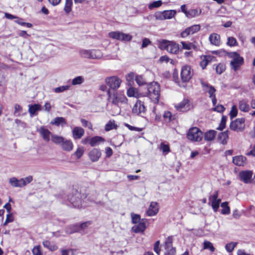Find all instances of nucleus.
Masks as SVG:
<instances>
[{"label": "nucleus", "mask_w": 255, "mask_h": 255, "mask_svg": "<svg viewBox=\"0 0 255 255\" xmlns=\"http://www.w3.org/2000/svg\"><path fill=\"white\" fill-rule=\"evenodd\" d=\"M245 118H238L231 122L230 125V128L231 130L237 132L243 131L245 128Z\"/></svg>", "instance_id": "nucleus-9"}, {"label": "nucleus", "mask_w": 255, "mask_h": 255, "mask_svg": "<svg viewBox=\"0 0 255 255\" xmlns=\"http://www.w3.org/2000/svg\"><path fill=\"white\" fill-rule=\"evenodd\" d=\"M229 56L232 59L230 62L231 67L235 71L238 70L244 63V58L237 52H231Z\"/></svg>", "instance_id": "nucleus-5"}, {"label": "nucleus", "mask_w": 255, "mask_h": 255, "mask_svg": "<svg viewBox=\"0 0 255 255\" xmlns=\"http://www.w3.org/2000/svg\"><path fill=\"white\" fill-rule=\"evenodd\" d=\"M79 53L83 58L91 59V50L82 49L80 50Z\"/></svg>", "instance_id": "nucleus-46"}, {"label": "nucleus", "mask_w": 255, "mask_h": 255, "mask_svg": "<svg viewBox=\"0 0 255 255\" xmlns=\"http://www.w3.org/2000/svg\"><path fill=\"white\" fill-rule=\"evenodd\" d=\"M201 26L199 24L193 25L184 30L180 34L181 37L186 38L189 35H193L198 32Z\"/></svg>", "instance_id": "nucleus-14"}, {"label": "nucleus", "mask_w": 255, "mask_h": 255, "mask_svg": "<svg viewBox=\"0 0 255 255\" xmlns=\"http://www.w3.org/2000/svg\"><path fill=\"white\" fill-rule=\"evenodd\" d=\"M115 127L114 121H110L105 125V130L106 131H109L113 129Z\"/></svg>", "instance_id": "nucleus-59"}, {"label": "nucleus", "mask_w": 255, "mask_h": 255, "mask_svg": "<svg viewBox=\"0 0 255 255\" xmlns=\"http://www.w3.org/2000/svg\"><path fill=\"white\" fill-rule=\"evenodd\" d=\"M101 152L98 148H93L89 153V157L92 162L97 161L101 156Z\"/></svg>", "instance_id": "nucleus-23"}, {"label": "nucleus", "mask_w": 255, "mask_h": 255, "mask_svg": "<svg viewBox=\"0 0 255 255\" xmlns=\"http://www.w3.org/2000/svg\"><path fill=\"white\" fill-rule=\"evenodd\" d=\"M145 111L146 109L143 103L139 100L136 101L132 109L133 114L142 117L144 115Z\"/></svg>", "instance_id": "nucleus-15"}, {"label": "nucleus", "mask_w": 255, "mask_h": 255, "mask_svg": "<svg viewBox=\"0 0 255 255\" xmlns=\"http://www.w3.org/2000/svg\"><path fill=\"white\" fill-rule=\"evenodd\" d=\"M180 75L183 82H189L193 76V71L190 66L188 65L183 66Z\"/></svg>", "instance_id": "nucleus-12"}, {"label": "nucleus", "mask_w": 255, "mask_h": 255, "mask_svg": "<svg viewBox=\"0 0 255 255\" xmlns=\"http://www.w3.org/2000/svg\"><path fill=\"white\" fill-rule=\"evenodd\" d=\"M187 138L192 142H200L203 138V132L197 127L191 128L187 132Z\"/></svg>", "instance_id": "nucleus-4"}, {"label": "nucleus", "mask_w": 255, "mask_h": 255, "mask_svg": "<svg viewBox=\"0 0 255 255\" xmlns=\"http://www.w3.org/2000/svg\"><path fill=\"white\" fill-rule=\"evenodd\" d=\"M209 40L211 44L219 46L221 44L220 35L216 33H213L209 35Z\"/></svg>", "instance_id": "nucleus-21"}, {"label": "nucleus", "mask_w": 255, "mask_h": 255, "mask_svg": "<svg viewBox=\"0 0 255 255\" xmlns=\"http://www.w3.org/2000/svg\"><path fill=\"white\" fill-rule=\"evenodd\" d=\"M104 140L102 137L96 136L91 138L89 143L92 146H95L99 145L100 142L104 141Z\"/></svg>", "instance_id": "nucleus-37"}, {"label": "nucleus", "mask_w": 255, "mask_h": 255, "mask_svg": "<svg viewBox=\"0 0 255 255\" xmlns=\"http://www.w3.org/2000/svg\"><path fill=\"white\" fill-rule=\"evenodd\" d=\"M229 131L226 130L224 132H222L219 133L218 140L222 144L226 145L228 142V139L229 138Z\"/></svg>", "instance_id": "nucleus-29"}, {"label": "nucleus", "mask_w": 255, "mask_h": 255, "mask_svg": "<svg viewBox=\"0 0 255 255\" xmlns=\"http://www.w3.org/2000/svg\"><path fill=\"white\" fill-rule=\"evenodd\" d=\"M64 138L56 135H51V140L56 144H60L63 141Z\"/></svg>", "instance_id": "nucleus-47"}, {"label": "nucleus", "mask_w": 255, "mask_h": 255, "mask_svg": "<svg viewBox=\"0 0 255 255\" xmlns=\"http://www.w3.org/2000/svg\"><path fill=\"white\" fill-rule=\"evenodd\" d=\"M201 60L200 65L202 69H204L212 61H215L216 58L215 56L208 55L201 56Z\"/></svg>", "instance_id": "nucleus-18"}, {"label": "nucleus", "mask_w": 255, "mask_h": 255, "mask_svg": "<svg viewBox=\"0 0 255 255\" xmlns=\"http://www.w3.org/2000/svg\"><path fill=\"white\" fill-rule=\"evenodd\" d=\"M135 82L138 86H142L146 83V80L142 75H137L135 76Z\"/></svg>", "instance_id": "nucleus-42"}, {"label": "nucleus", "mask_w": 255, "mask_h": 255, "mask_svg": "<svg viewBox=\"0 0 255 255\" xmlns=\"http://www.w3.org/2000/svg\"><path fill=\"white\" fill-rule=\"evenodd\" d=\"M238 113V111L237 109V107L236 105H233L232 108L230 113V116L231 119H233L237 116Z\"/></svg>", "instance_id": "nucleus-51"}, {"label": "nucleus", "mask_w": 255, "mask_h": 255, "mask_svg": "<svg viewBox=\"0 0 255 255\" xmlns=\"http://www.w3.org/2000/svg\"><path fill=\"white\" fill-rule=\"evenodd\" d=\"M159 47L162 50H165L168 53L176 54L179 50L178 43L173 41L162 40L159 41Z\"/></svg>", "instance_id": "nucleus-2"}, {"label": "nucleus", "mask_w": 255, "mask_h": 255, "mask_svg": "<svg viewBox=\"0 0 255 255\" xmlns=\"http://www.w3.org/2000/svg\"><path fill=\"white\" fill-rule=\"evenodd\" d=\"M226 66L224 64L219 63L216 67V73L218 74H221L225 70Z\"/></svg>", "instance_id": "nucleus-53"}, {"label": "nucleus", "mask_w": 255, "mask_h": 255, "mask_svg": "<svg viewBox=\"0 0 255 255\" xmlns=\"http://www.w3.org/2000/svg\"><path fill=\"white\" fill-rule=\"evenodd\" d=\"M175 108L179 111L186 112L192 108V105L189 100L184 99L182 102L176 105Z\"/></svg>", "instance_id": "nucleus-17"}, {"label": "nucleus", "mask_w": 255, "mask_h": 255, "mask_svg": "<svg viewBox=\"0 0 255 255\" xmlns=\"http://www.w3.org/2000/svg\"><path fill=\"white\" fill-rule=\"evenodd\" d=\"M181 44L182 46V48L186 50H191L192 49H195L196 48V46L192 43L188 42H181Z\"/></svg>", "instance_id": "nucleus-41"}, {"label": "nucleus", "mask_w": 255, "mask_h": 255, "mask_svg": "<svg viewBox=\"0 0 255 255\" xmlns=\"http://www.w3.org/2000/svg\"><path fill=\"white\" fill-rule=\"evenodd\" d=\"M127 94L129 97H135L138 98L139 97L140 94L138 92V90L136 88L133 87L129 88L127 92Z\"/></svg>", "instance_id": "nucleus-31"}, {"label": "nucleus", "mask_w": 255, "mask_h": 255, "mask_svg": "<svg viewBox=\"0 0 255 255\" xmlns=\"http://www.w3.org/2000/svg\"><path fill=\"white\" fill-rule=\"evenodd\" d=\"M69 86L68 85L62 86L59 87L55 88L54 89V91L57 93H61L69 89Z\"/></svg>", "instance_id": "nucleus-58"}, {"label": "nucleus", "mask_w": 255, "mask_h": 255, "mask_svg": "<svg viewBox=\"0 0 255 255\" xmlns=\"http://www.w3.org/2000/svg\"><path fill=\"white\" fill-rule=\"evenodd\" d=\"M73 6V0H64L63 10L66 15H69L72 12Z\"/></svg>", "instance_id": "nucleus-27"}, {"label": "nucleus", "mask_w": 255, "mask_h": 255, "mask_svg": "<svg viewBox=\"0 0 255 255\" xmlns=\"http://www.w3.org/2000/svg\"><path fill=\"white\" fill-rule=\"evenodd\" d=\"M131 220L133 224H137L141 221L140 217L138 214L131 213Z\"/></svg>", "instance_id": "nucleus-57"}, {"label": "nucleus", "mask_w": 255, "mask_h": 255, "mask_svg": "<svg viewBox=\"0 0 255 255\" xmlns=\"http://www.w3.org/2000/svg\"><path fill=\"white\" fill-rule=\"evenodd\" d=\"M28 107V112L31 117H33L36 114V112L41 110V106L39 104L29 105Z\"/></svg>", "instance_id": "nucleus-33"}, {"label": "nucleus", "mask_w": 255, "mask_h": 255, "mask_svg": "<svg viewBox=\"0 0 255 255\" xmlns=\"http://www.w3.org/2000/svg\"><path fill=\"white\" fill-rule=\"evenodd\" d=\"M160 88L159 84L155 82L147 85V97L154 103H158L160 96Z\"/></svg>", "instance_id": "nucleus-1"}, {"label": "nucleus", "mask_w": 255, "mask_h": 255, "mask_svg": "<svg viewBox=\"0 0 255 255\" xmlns=\"http://www.w3.org/2000/svg\"><path fill=\"white\" fill-rule=\"evenodd\" d=\"M109 100L114 105H119V104H127L128 99L123 92H116L113 94H111L108 92Z\"/></svg>", "instance_id": "nucleus-6"}, {"label": "nucleus", "mask_w": 255, "mask_h": 255, "mask_svg": "<svg viewBox=\"0 0 255 255\" xmlns=\"http://www.w3.org/2000/svg\"><path fill=\"white\" fill-rule=\"evenodd\" d=\"M253 174V172L249 170L241 171L239 173L240 179L246 184L251 183Z\"/></svg>", "instance_id": "nucleus-19"}, {"label": "nucleus", "mask_w": 255, "mask_h": 255, "mask_svg": "<svg viewBox=\"0 0 255 255\" xmlns=\"http://www.w3.org/2000/svg\"><path fill=\"white\" fill-rule=\"evenodd\" d=\"M146 226L145 221L142 219L141 221L137 223L136 225L132 227V230L135 233H143L145 229Z\"/></svg>", "instance_id": "nucleus-25"}, {"label": "nucleus", "mask_w": 255, "mask_h": 255, "mask_svg": "<svg viewBox=\"0 0 255 255\" xmlns=\"http://www.w3.org/2000/svg\"><path fill=\"white\" fill-rule=\"evenodd\" d=\"M64 122V119L62 117H58L54 119V121L51 122L52 124L57 126L59 125L60 124Z\"/></svg>", "instance_id": "nucleus-63"}, {"label": "nucleus", "mask_w": 255, "mask_h": 255, "mask_svg": "<svg viewBox=\"0 0 255 255\" xmlns=\"http://www.w3.org/2000/svg\"><path fill=\"white\" fill-rule=\"evenodd\" d=\"M9 182L11 186L14 187H22L21 179L18 180L15 177H12L9 179Z\"/></svg>", "instance_id": "nucleus-38"}, {"label": "nucleus", "mask_w": 255, "mask_h": 255, "mask_svg": "<svg viewBox=\"0 0 255 255\" xmlns=\"http://www.w3.org/2000/svg\"><path fill=\"white\" fill-rule=\"evenodd\" d=\"M217 131L214 130H210L204 134V139L206 141H212L214 139Z\"/></svg>", "instance_id": "nucleus-32"}, {"label": "nucleus", "mask_w": 255, "mask_h": 255, "mask_svg": "<svg viewBox=\"0 0 255 255\" xmlns=\"http://www.w3.org/2000/svg\"><path fill=\"white\" fill-rule=\"evenodd\" d=\"M65 231L67 234H71L75 232H80V227L78 224H74L66 228Z\"/></svg>", "instance_id": "nucleus-36"}, {"label": "nucleus", "mask_w": 255, "mask_h": 255, "mask_svg": "<svg viewBox=\"0 0 255 255\" xmlns=\"http://www.w3.org/2000/svg\"><path fill=\"white\" fill-rule=\"evenodd\" d=\"M158 211L159 207L157 203L156 202H151L146 211V215L149 217L153 216L157 214Z\"/></svg>", "instance_id": "nucleus-20"}, {"label": "nucleus", "mask_w": 255, "mask_h": 255, "mask_svg": "<svg viewBox=\"0 0 255 255\" xmlns=\"http://www.w3.org/2000/svg\"><path fill=\"white\" fill-rule=\"evenodd\" d=\"M32 252L33 255H42V253L41 251V247L40 246L34 247L32 250Z\"/></svg>", "instance_id": "nucleus-61"}, {"label": "nucleus", "mask_w": 255, "mask_h": 255, "mask_svg": "<svg viewBox=\"0 0 255 255\" xmlns=\"http://www.w3.org/2000/svg\"><path fill=\"white\" fill-rule=\"evenodd\" d=\"M14 115L16 117H19L20 115V112L22 110V107L18 104H15L14 106Z\"/></svg>", "instance_id": "nucleus-56"}, {"label": "nucleus", "mask_w": 255, "mask_h": 255, "mask_svg": "<svg viewBox=\"0 0 255 255\" xmlns=\"http://www.w3.org/2000/svg\"><path fill=\"white\" fill-rule=\"evenodd\" d=\"M81 193L76 190H73L71 193L67 195V200L73 207L80 208L85 207L82 204Z\"/></svg>", "instance_id": "nucleus-3"}, {"label": "nucleus", "mask_w": 255, "mask_h": 255, "mask_svg": "<svg viewBox=\"0 0 255 255\" xmlns=\"http://www.w3.org/2000/svg\"><path fill=\"white\" fill-rule=\"evenodd\" d=\"M63 149L67 151H70L73 149V145L71 140L63 139V141L61 143Z\"/></svg>", "instance_id": "nucleus-35"}, {"label": "nucleus", "mask_w": 255, "mask_h": 255, "mask_svg": "<svg viewBox=\"0 0 255 255\" xmlns=\"http://www.w3.org/2000/svg\"><path fill=\"white\" fill-rule=\"evenodd\" d=\"M228 203L227 202H223L221 203V207L223 208L221 213L224 215H227L230 213V208L228 205Z\"/></svg>", "instance_id": "nucleus-45"}, {"label": "nucleus", "mask_w": 255, "mask_h": 255, "mask_svg": "<svg viewBox=\"0 0 255 255\" xmlns=\"http://www.w3.org/2000/svg\"><path fill=\"white\" fill-rule=\"evenodd\" d=\"M106 82L111 89L116 90L120 87L122 80L117 76H112L106 78Z\"/></svg>", "instance_id": "nucleus-13"}, {"label": "nucleus", "mask_w": 255, "mask_h": 255, "mask_svg": "<svg viewBox=\"0 0 255 255\" xmlns=\"http://www.w3.org/2000/svg\"><path fill=\"white\" fill-rule=\"evenodd\" d=\"M16 20H15V22L22 25V26H26L27 27H31L32 26V24L30 23H27L23 22L21 18H19L16 17Z\"/></svg>", "instance_id": "nucleus-62"}, {"label": "nucleus", "mask_w": 255, "mask_h": 255, "mask_svg": "<svg viewBox=\"0 0 255 255\" xmlns=\"http://www.w3.org/2000/svg\"><path fill=\"white\" fill-rule=\"evenodd\" d=\"M84 81V79L82 76H77L72 80V84L73 85H80L82 84Z\"/></svg>", "instance_id": "nucleus-50"}, {"label": "nucleus", "mask_w": 255, "mask_h": 255, "mask_svg": "<svg viewBox=\"0 0 255 255\" xmlns=\"http://www.w3.org/2000/svg\"><path fill=\"white\" fill-rule=\"evenodd\" d=\"M91 59H100L103 56V53L100 50H91Z\"/></svg>", "instance_id": "nucleus-39"}, {"label": "nucleus", "mask_w": 255, "mask_h": 255, "mask_svg": "<svg viewBox=\"0 0 255 255\" xmlns=\"http://www.w3.org/2000/svg\"><path fill=\"white\" fill-rule=\"evenodd\" d=\"M73 138L75 139H79L84 134V130L81 127H76L72 130Z\"/></svg>", "instance_id": "nucleus-28"}, {"label": "nucleus", "mask_w": 255, "mask_h": 255, "mask_svg": "<svg viewBox=\"0 0 255 255\" xmlns=\"http://www.w3.org/2000/svg\"><path fill=\"white\" fill-rule=\"evenodd\" d=\"M32 179L33 178L32 176H28L24 178H21L22 187L30 183L32 181Z\"/></svg>", "instance_id": "nucleus-60"}, {"label": "nucleus", "mask_w": 255, "mask_h": 255, "mask_svg": "<svg viewBox=\"0 0 255 255\" xmlns=\"http://www.w3.org/2000/svg\"><path fill=\"white\" fill-rule=\"evenodd\" d=\"M158 148L161 152H162V154L164 155H167L168 153L170 152L169 145L166 142H161L158 146Z\"/></svg>", "instance_id": "nucleus-30"}, {"label": "nucleus", "mask_w": 255, "mask_h": 255, "mask_svg": "<svg viewBox=\"0 0 255 255\" xmlns=\"http://www.w3.org/2000/svg\"><path fill=\"white\" fill-rule=\"evenodd\" d=\"M43 245L44 247L49 249L51 251H55L57 249V246L52 245L48 241H44L43 242Z\"/></svg>", "instance_id": "nucleus-48"}, {"label": "nucleus", "mask_w": 255, "mask_h": 255, "mask_svg": "<svg viewBox=\"0 0 255 255\" xmlns=\"http://www.w3.org/2000/svg\"><path fill=\"white\" fill-rule=\"evenodd\" d=\"M163 117L165 122L166 123H169L174 119V117L169 111L165 112Z\"/></svg>", "instance_id": "nucleus-44"}, {"label": "nucleus", "mask_w": 255, "mask_h": 255, "mask_svg": "<svg viewBox=\"0 0 255 255\" xmlns=\"http://www.w3.org/2000/svg\"><path fill=\"white\" fill-rule=\"evenodd\" d=\"M109 36L114 39L122 41H129L132 38V36L130 34L124 33L120 31L111 32L109 33Z\"/></svg>", "instance_id": "nucleus-10"}, {"label": "nucleus", "mask_w": 255, "mask_h": 255, "mask_svg": "<svg viewBox=\"0 0 255 255\" xmlns=\"http://www.w3.org/2000/svg\"><path fill=\"white\" fill-rule=\"evenodd\" d=\"M172 237H168L164 242V249L166 252L164 255H175L176 250L174 248L172 247Z\"/></svg>", "instance_id": "nucleus-16"}, {"label": "nucleus", "mask_w": 255, "mask_h": 255, "mask_svg": "<svg viewBox=\"0 0 255 255\" xmlns=\"http://www.w3.org/2000/svg\"><path fill=\"white\" fill-rule=\"evenodd\" d=\"M176 11L175 10H167L162 11H156L154 16L156 20H163L165 19H170L175 15Z\"/></svg>", "instance_id": "nucleus-7"}, {"label": "nucleus", "mask_w": 255, "mask_h": 255, "mask_svg": "<svg viewBox=\"0 0 255 255\" xmlns=\"http://www.w3.org/2000/svg\"><path fill=\"white\" fill-rule=\"evenodd\" d=\"M38 132L46 141H49L50 136L52 135L51 132L44 127H41L38 129Z\"/></svg>", "instance_id": "nucleus-26"}, {"label": "nucleus", "mask_w": 255, "mask_h": 255, "mask_svg": "<svg viewBox=\"0 0 255 255\" xmlns=\"http://www.w3.org/2000/svg\"><path fill=\"white\" fill-rule=\"evenodd\" d=\"M218 191L214 192L209 198V204L211 205L214 212H217L219 208L221 199H218Z\"/></svg>", "instance_id": "nucleus-11"}, {"label": "nucleus", "mask_w": 255, "mask_h": 255, "mask_svg": "<svg viewBox=\"0 0 255 255\" xmlns=\"http://www.w3.org/2000/svg\"><path fill=\"white\" fill-rule=\"evenodd\" d=\"M201 13V9L198 10L197 9H191L188 10L186 16L189 18H193L199 15Z\"/></svg>", "instance_id": "nucleus-34"}, {"label": "nucleus", "mask_w": 255, "mask_h": 255, "mask_svg": "<svg viewBox=\"0 0 255 255\" xmlns=\"http://www.w3.org/2000/svg\"><path fill=\"white\" fill-rule=\"evenodd\" d=\"M238 107L241 111L245 113L249 112L251 109L248 100L245 99L239 101Z\"/></svg>", "instance_id": "nucleus-22"}, {"label": "nucleus", "mask_w": 255, "mask_h": 255, "mask_svg": "<svg viewBox=\"0 0 255 255\" xmlns=\"http://www.w3.org/2000/svg\"><path fill=\"white\" fill-rule=\"evenodd\" d=\"M159 246H160V241H157L155 243V244L154 245V248H153L154 251L158 255H160V249Z\"/></svg>", "instance_id": "nucleus-64"}, {"label": "nucleus", "mask_w": 255, "mask_h": 255, "mask_svg": "<svg viewBox=\"0 0 255 255\" xmlns=\"http://www.w3.org/2000/svg\"><path fill=\"white\" fill-rule=\"evenodd\" d=\"M201 85L203 90L205 93L209 94V98L212 100L213 104L215 106L217 103V99L216 98V89L211 85L201 81Z\"/></svg>", "instance_id": "nucleus-8"}, {"label": "nucleus", "mask_w": 255, "mask_h": 255, "mask_svg": "<svg viewBox=\"0 0 255 255\" xmlns=\"http://www.w3.org/2000/svg\"><path fill=\"white\" fill-rule=\"evenodd\" d=\"M233 163L239 166H243L247 163V158L243 155H238L233 157Z\"/></svg>", "instance_id": "nucleus-24"}, {"label": "nucleus", "mask_w": 255, "mask_h": 255, "mask_svg": "<svg viewBox=\"0 0 255 255\" xmlns=\"http://www.w3.org/2000/svg\"><path fill=\"white\" fill-rule=\"evenodd\" d=\"M227 44L228 46L232 47L237 45L238 43L235 38L233 37H229L228 38Z\"/></svg>", "instance_id": "nucleus-55"}, {"label": "nucleus", "mask_w": 255, "mask_h": 255, "mask_svg": "<svg viewBox=\"0 0 255 255\" xmlns=\"http://www.w3.org/2000/svg\"><path fill=\"white\" fill-rule=\"evenodd\" d=\"M237 245V243L236 242L229 243L226 245L225 249L228 252L231 253L236 247Z\"/></svg>", "instance_id": "nucleus-49"}, {"label": "nucleus", "mask_w": 255, "mask_h": 255, "mask_svg": "<svg viewBox=\"0 0 255 255\" xmlns=\"http://www.w3.org/2000/svg\"><path fill=\"white\" fill-rule=\"evenodd\" d=\"M203 250H209L211 252H214L215 250L213 244L207 240L204 241L203 244Z\"/></svg>", "instance_id": "nucleus-40"}, {"label": "nucleus", "mask_w": 255, "mask_h": 255, "mask_svg": "<svg viewBox=\"0 0 255 255\" xmlns=\"http://www.w3.org/2000/svg\"><path fill=\"white\" fill-rule=\"evenodd\" d=\"M162 4V2L161 0H159L157 1H153L152 2L149 3L148 5V8L150 9L156 8L160 6L161 4Z\"/></svg>", "instance_id": "nucleus-54"}, {"label": "nucleus", "mask_w": 255, "mask_h": 255, "mask_svg": "<svg viewBox=\"0 0 255 255\" xmlns=\"http://www.w3.org/2000/svg\"><path fill=\"white\" fill-rule=\"evenodd\" d=\"M227 120V117L225 116H223L219 127L217 128V129L222 130L226 126V123Z\"/></svg>", "instance_id": "nucleus-52"}, {"label": "nucleus", "mask_w": 255, "mask_h": 255, "mask_svg": "<svg viewBox=\"0 0 255 255\" xmlns=\"http://www.w3.org/2000/svg\"><path fill=\"white\" fill-rule=\"evenodd\" d=\"M135 76L136 75L133 72H130L126 76V78L128 85H131L133 83L134 80H135Z\"/></svg>", "instance_id": "nucleus-43"}]
</instances>
